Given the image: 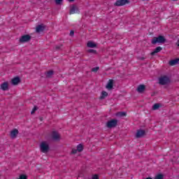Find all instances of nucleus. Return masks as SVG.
Masks as SVG:
<instances>
[{
    "label": "nucleus",
    "mask_w": 179,
    "mask_h": 179,
    "mask_svg": "<svg viewBox=\"0 0 179 179\" xmlns=\"http://www.w3.org/2000/svg\"><path fill=\"white\" fill-rule=\"evenodd\" d=\"M1 89L3 90V91L8 90L9 89V85L8 83H3L1 85Z\"/></svg>",
    "instance_id": "2eb2a0df"
},
{
    "label": "nucleus",
    "mask_w": 179,
    "mask_h": 179,
    "mask_svg": "<svg viewBox=\"0 0 179 179\" xmlns=\"http://www.w3.org/2000/svg\"><path fill=\"white\" fill-rule=\"evenodd\" d=\"M107 96H108V93H107V92H106V91H103L101 92V96L100 99H105L106 97H107Z\"/></svg>",
    "instance_id": "6ab92c4d"
},
{
    "label": "nucleus",
    "mask_w": 179,
    "mask_h": 179,
    "mask_svg": "<svg viewBox=\"0 0 179 179\" xmlns=\"http://www.w3.org/2000/svg\"><path fill=\"white\" fill-rule=\"evenodd\" d=\"M159 43V44H163L164 43H166V38L163 36H159L158 37H154L152 40V44H157Z\"/></svg>",
    "instance_id": "f03ea898"
},
{
    "label": "nucleus",
    "mask_w": 179,
    "mask_h": 179,
    "mask_svg": "<svg viewBox=\"0 0 179 179\" xmlns=\"http://www.w3.org/2000/svg\"><path fill=\"white\" fill-rule=\"evenodd\" d=\"M159 108H160L159 103H155L152 106V110H159Z\"/></svg>",
    "instance_id": "4be33fe9"
},
{
    "label": "nucleus",
    "mask_w": 179,
    "mask_h": 179,
    "mask_svg": "<svg viewBox=\"0 0 179 179\" xmlns=\"http://www.w3.org/2000/svg\"><path fill=\"white\" fill-rule=\"evenodd\" d=\"M99 67H94L92 71V72H97V71H99Z\"/></svg>",
    "instance_id": "c85d7f7f"
},
{
    "label": "nucleus",
    "mask_w": 179,
    "mask_h": 179,
    "mask_svg": "<svg viewBox=\"0 0 179 179\" xmlns=\"http://www.w3.org/2000/svg\"><path fill=\"white\" fill-rule=\"evenodd\" d=\"M17 134H19V131L16 129L12 130L10 131V138H12V139H15V138H16V136H17Z\"/></svg>",
    "instance_id": "9d476101"
},
{
    "label": "nucleus",
    "mask_w": 179,
    "mask_h": 179,
    "mask_svg": "<svg viewBox=\"0 0 179 179\" xmlns=\"http://www.w3.org/2000/svg\"><path fill=\"white\" fill-rule=\"evenodd\" d=\"M31 36L29 35H24L20 38V43H27V41H30Z\"/></svg>",
    "instance_id": "0eeeda50"
},
{
    "label": "nucleus",
    "mask_w": 179,
    "mask_h": 179,
    "mask_svg": "<svg viewBox=\"0 0 179 179\" xmlns=\"http://www.w3.org/2000/svg\"><path fill=\"white\" fill-rule=\"evenodd\" d=\"M37 111V106H34V108L32 109L31 114H34Z\"/></svg>",
    "instance_id": "a878e982"
},
{
    "label": "nucleus",
    "mask_w": 179,
    "mask_h": 179,
    "mask_svg": "<svg viewBox=\"0 0 179 179\" xmlns=\"http://www.w3.org/2000/svg\"><path fill=\"white\" fill-rule=\"evenodd\" d=\"M159 85H167L168 83H170V78L167 76L161 77L159 79Z\"/></svg>",
    "instance_id": "7ed1b4c3"
},
{
    "label": "nucleus",
    "mask_w": 179,
    "mask_h": 179,
    "mask_svg": "<svg viewBox=\"0 0 179 179\" xmlns=\"http://www.w3.org/2000/svg\"><path fill=\"white\" fill-rule=\"evenodd\" d=\"M52 139L55 141V142H59V141H61V135L57 131H52Z\"/></svg>",
    "instance_id": "20e7f679"
},
{
    "label": "nucleus",
    "mask_w": 179,
    "mask_h": 179,
    "mask_svg": "<svg viewBox=\"0 0 179 179\" xmlns=\"http://www.w3.org/2000/svg\"><path fill=\"white\" fill-rule=\"evenodd\" d=\"M64 0H55V3H57V5H61V3Z\"/></svg>",
    "instance_id": "cd10ccee"
},
{
    "label": "nucleus",
    "mask_w": 179,
    "mask_h": 179,
    "mask_svg": "<svg viewBox=\"0 0 179 179\" xmlns=\"http://www.w3.org/2000/svg\"><path fill=\"white\" fill-rule=\"evenodd\" d=\"M54 73V72H52V71H50L49 72H48L46 73V76L47 78H51V76H52V74Z\"/></svg>",
    "instance_id": "5701e85b"
},
{
    "label": "nucleus",
    "mask_w": 179,
    "mask_h": 179,
    "mask_svg": "<svg viewBox=\"0 0 179 179\" xmlns=\"http://www.w3.org/2000/svg\"><path fill=\"white\" fill-rule=\"evenodd\" d=\"M69 2H73L75 0H68Z\"/></svg>",
    "instance_id": "473e14b6"
},
{
    "label": "nucleus",
    "mask_w": 179,
    "mask_h": 179,
    "mask_svg": "<svg viewBox=\"0 0 179 179\" xmlns=\"http://www.w3.org/2000/svg\"><path fill=\"white\" fill-rule=\"evenodd\" d=\"M117 123L118 120H111L107 122L106 126L108 128H114V127H117Z\"/></svg>",
    "instance_id": "39448f33"
},
{
    "label": "nucleus",
    "mask_w": 179,
    "mask_h": 179,
    "mask_svg": "<svg viewBox=\"0 0 179 179\" xmlns=\"http://www.w3.org/2000/svg\"><path fill=\"white\" fill-rule=\"evenodd\" d=\"M75 34V32L73 31H70V36H73Z\"/></svg>",
    "instance_id": "2f4dec72"
},
{
    "label": "nucleus",
    "mask_w": 179,
    "mask_h": 179,
    "mask_svg": "<svg viewBox=\"0 0 179 179\" xmlns=\"http://www.w3.org/2000/svg\"><path fill=\"white\" fill-rule=\"evenodd\" d=\"M19 179H27V176L24 174L20 175Z\"/></svg>",
    "instance_id": "393cba45"
},
{
    "label": "nucleus",
    "mask_w": 179,
    "mask_h": 179,
    "mask_svg": "<svg viewBox=\"0 0 179 179\" xmlns=\"http://www.w3.org/2000/svg\"><path fill=\"white\" fill-rule=\"evenodd\" d=\"M163 48L160 46L157 47L153 52H151V55H155V54H157V52H160Z\"/></svg>",
    "instance_id": "dca6fc26"
},
{
    "label": "nucleus",
    "mask_w": 179,
    "mask_h": 179,
    "mask_svg": "<svg viewBox=\"0 0 179 179\" xmlns=\"http://www.w3.org/2000/svg\"><path fill=\"white\" fill-rule=\"evenodd\" d=\"M179 59H173L169 62V64L173 66L174 65H177L178 64Z\"/></svg>",
    "instance_id": "a211bd4d"
},
{
    "label": "nucleus",
    "mask_w": 179,
    "mask_h": 179,
    "mask_svg": "<svg viewBox=\"0 0 179 179\" xmlns=\"http://www.w3.org/2000/svg\"><path fill=\"white\" fill-rule=\"evenodd\" d=\"M88 52H92L93 54H96V50H93V49L88 50Z\"/></svg>",
    "instance_id": "c756f323"
},
{
    "label": "nucleus",
    "mask_w": 179,
    "mask_h": 179,
    "mask_svg": "<svg viewBox=\"0 0 179 179\" xmlns=\"http://www.w3.org/2000/svg\"><path fill=\"white\" fill-rule=\"evenodd\" d=\"M113 85H114V80H109L106 85V89H108V90H111V89H113Z\"/></svg>",
    "instance_id": "9b49d317"
},
{
    "label": "nucleus",
    "mask_w": 179,
    "mask_h": 179,
    "mask_svg": "<svg viewBox=\"0 0 179 179\" xmlns=\"http://www.w3.org/2000/svg\"><path fill=\"white\" fill-rule=\"evenodd\" d=\"M43 30H44V26L38 25V27H36V33H41V31H43Z\"/></svg>",
    "instance_id": "f3484780"
},
{
    "label": "nucleus",
    "mask_w": 179,
    "mask_h": 179,
    "mask_svg": "<svg viewBox=\"0 0 179 179\" xmlns=\"http://www.w3.org/2000/svg\"><path fill=\"white\" fill-rule=\"evenodd\" d=\"M11 83L14 86H16L17 85H19L20 83V78L19 77H15L11 80Z\"/></svg>",
    "instance_id": "1a4fd4ad"
},
{
    "label": "nucleus",
    "mask_w": 179,
    "mask_h": 179,
    "mask_svg": "<svg viewBox=\"0 0 179 179\" xmlns=\"http://www.w3.org/2000/svg\"><path fill=\"white\" fill-rule=\"evenodd\" d=\"M164 176L162 174H158L155 176V179H163Z\"/></svg>",
    "instance_id": "b1692460"
},
{
    "label": "nucleus",
    "mask_w": 179,
    "mask_h": 179,
    "mask_svg": "<svg viewBox=\"0 0 179 179\" xmlns=\"http://www.w3.org/2000/svg\"><path fill=\"white\" fill-rule=\"evenodd\" d=\"M71 153H72L73 155H76V153H78V149L76 150V149L73 148V149L72 150V151H71Z\"/></svg>",
    "instance_id": "bb28decb"
},
{
    "label": "nucleus",
    "mask_w": 179,
    "mask_h": 179,
    "mask_svg": "<svg viewBox=\"0 0 179 179\" xmlns=\"http://www.w3.org/2000/svg\"><path fill=\"white\" fill-rule=\"evenodd\" d=\"M145 179H153V178L149 177V178H145Z\"/></svg>",
    "instance_id": "72a5a7b5"
},
{
    "label": "nucleus",
    "mask_w": 179,
    "mask_h": 179,
    "mask_svg": "<svg viewBox=\"0 0 179 179\" xmlns=\"http://www.w3.org/2000/svg\"><path fill=\"white\" fill-rule=\"evenodd\" d=\"M145 89H146V87L144 85H140L137 87V92L138 93H143L145 92Z\"/></svg>",
    "instance_id": "f8f14e48"
},
{
    "label": "nucleus",
    "mask_w": 179,
    "mask_h": 179,
    "mask_svg": "<svg viewBox=\"0 0 179 179\" xmlns=\"http://www.w3.org/2000/svg\"><path fill=\"white\" fill-rule=\"evenodd\" d=\"M87 46L89 48H95V47H97V45L93 41H88L87 43Z\"/></svg>",
    "instance_id": "4468645a"
},
{
    "label": "nucleus",
    "mask_w": 179,
    "mask_h": 179,
    "mask_svg": "<svg viewBox=\"0 0 179 179\" xmlns=\"http://www.w3.org/2000/svg\"><path fill=\"white\" fill-rule=\"evenodd\" d=\"M173 1H177V0H173Z\"/></svg>",
    "instance_id": "f704fd0d"
},
{
    "label": "nucleus",
    "mask_w": 179,
    "mask_h": 179,
    "mask_svg": "<svg viewBox=\"0 0 179 179\" xmlns=\"http://www.w3.org/2000/svg\"><path fill=\"white\" fill-rule=\"evenodd\" d=\"M40 150L42 153H48L50 151V143L48 141H42L40 144Z\"/></svg>",
    "instance_id": "f257e3e1"
},
{
    "label": "nucleus",
    "mask_w": 179,
    "mask_h": 179,
    "mask_svg": "<svg viewBox=\"0 0 179 179\" xmlns=\"http://www.w3.org/2000/svg\"><path fill=\"white\" fill-rule=\"evenodd\" d=\"M145 135V130H138L136 134V138H142V136H143Z\"/></svg>",
    "instance_id": "ddd939ff"
},
{
    "label": "nucleus",
    "mask_w": 179,
    "mask_h": 179,
    "mask_svg": "<svg viewBox=\"0 0 179 179\" xmlns=\"http://www.w3.org/2000/svg\"><path fill=\"white\" fill-rule=\"evenodd\" d=\"M79 13V8L76 6H72L70 8V15H75Z\"/></svg>",
    "instance_id": "6e6552de"
},
{
    "label": "nucleus",
    "mask_w": 179,
    "mask_h": 179,
    "mask_svg": "<svg viewBox=\"0 0 179 179\" xmlns=\"http://www.w3.org/2000/svg\"><path fill=\"white\" fill-rule=\"evenodd\" d=\"M91 179H99V176H97V175H94V176H92V177Z\"/></svg>",
    "instance_id": "7c9ffc66"
},
{
    "label": "nucleus",
    "mask_w": 179,
    "mask_h": 179,
    "mask_svg": "<svg viewBox=\"0 0 179 179\" xmlns=\"http://www.w3.org/2000/svg\"><path fill=\"white\" fill-rule=\"evenodd\" d=\"M127 3H129L128 0H117L115 3V6H123V5H127Z\"/></svg>",
    "instance_id": "423d86ee"
},
{
    "label": "nucleus",
    "mask_w": 179,
    "mask_h": 179,
    "mask_svg": "<svg viewBox=\"0 0 179 179\" xmlns=\"http://www.w3.org/2000/svg\"><path fill=\"white\" fill-rule=\"evenodd\" d=\"M117 117H125L127 113L125 112H120L116 114Z\"/></svg>",
    "instance_id": "aec40b11"
},
{
    "label": "nucleus",
    "mask_w": 179,
    "mask_h": 179,
    "mask_svg": "<svg viewBox=\"0 0 179 179\" xmlns=\"http://www.w3.org/2000/svg\"><path fill=\"white\" fill-rule=\"evenodd\" d=\"M78 152H82L83 150V145L79 144L77 145Z\"/></svg>",
    "instance_id": "412c9836"
}]
</instances>
